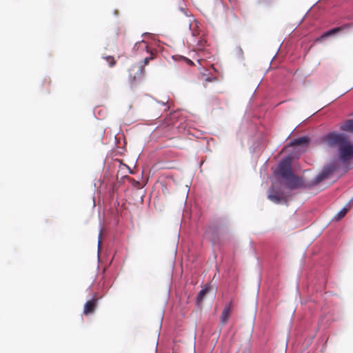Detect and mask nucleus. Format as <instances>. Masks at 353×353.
<instances>
[{
	"mask_svg": "<svg viewBox=\"0 0 353 353\" xmlns=\"http://www.w3.org/2000/svg\"><path fill=\"white\" fill-rule=\"evenodd\" d=\"M126 166H127L128 169L129 170V172L132 173V171H131L130 168L128 165H126Z\"/></svg>",
	"mask_w": 353,
	"mask_h": 353,
	"instance_id": "nucleus-26",
	"label": "nucleus"
},
{
	"mask_svg": "<svg viewBox=\"0 0 353 353\" xmlns=\"http://www.w3.org/2000/svg\"><path fill=\"white\" fill-rule=\"evenodd\" d=\"M143 42V40H141V41H137L134 43V46H133V50H137L139 48V46L141 44V43Z\"/></svg>",
	"mask_w": 353,
	"mask_h": 353,
	"instance_id": "nucleus-19",
	"label": "nucleus"
},
{
	"mask_svg": "<svg viewBox=\"0 0 353 353\" xmlns=\"http://www.w3.org/2000/svg\"><path fill=\"white\" fill-rule=\"evenodd\" d=\"M341 168L334 158L325 164L312 179L307 181L303 176H298L292 170L291 159L287 156L281 159L277 168L273 170L274 180L268 190V199L276 204H287L288 196L283 188L289 191L310 190L324 180L331 179Z\"/></svg>",
	"mask_w": 353,
	"mask_h": 353,
	"instance_id": "nucleus-1",
	"label": "nucleus"
},
{
	"mask_svg": "<svg viewBox=\"0 0 353 353\" xmlns=\"http://www.w3.org/2000/svg\"><path fill=\"white\" fill-rule=\"evenodd\" d=\"M114 16H116V17H117V16H118V14H119V11H118L117 10H114Z\"/></svg>",
	"mask_w": 353,
	"mask_h": 353,
	"instance_id": "nucleus-22",
	"label": "nucleus"
},
{
	"mask_svg": "<svg viewBox=\"0 0 353 353\" xmlns=\"http://www.w3.org/2000/svg\"><path fill=\"white\" fill-rule=\"evenodd\" d=\"M219 3H220V4H221L223 8H225V3H224V2H225V1H219Z\"/></svg>",
	"mask_w": 353,
	"mask_h": 353,
	"instance_id": "nucleus-23",
	"label": "nucleus"
},
{
	"mask_svg": "<svg viewBox=\"0 0 353 353\" xmlns=\"http://www.w3.org/2000/svg\"><path fill=\"white\" fill-rule=\"evenodd\" d=\"M320 139L329 148L336 150L334 159L341 164L345 172L353 169V140L347 134L332 130L323 134Z\"/></svg>",
	"mask_w": 353,
	"mask_h": 353,
	"instance_id": "nucleus-2",
	"label": "nucleus"
},
{
	"mask_svg": "<svg viewBox=\"0 0 353 353\" xmlns=\"http://www.w3.org/2000/svg\"><path fill=\"white\" fill-rule=\"evenodd\" d=\"M216 80V77L212 75L207 77L205 79V81H208V82H213V81H215Z\"/></svg>",
	"mask_w": 353,
	"mask_h": 353,
	"instance_id": "nucleus-18",
	"label": "nucleus"
},
{
	"mask_svg": "<svg viewBox=\"0 0 353 353\" xmlns=\"http://www.w3.org/2000/svg\"><path fill=\"white\" fill-rule=\"evenodd\" d=\"M168 99L165 101H157V102L162 105H166V104L168 103Z\"/></svg>",
	"mask_w": 353,
	"mask_h": 353,
	"instance_id": "nucleus-21",
	"label": "nucleus"
},
{
	"mask_svg": "<svg viewBox=\"0 0 353 353\" xmlns=\"http://www.w3.org/2000/svg\"><path fill=\"white\" fill-rule=\"evenodd\" d=\"M148 34V32H144V33L142 34V36H143V35H145V34Z\"/></svg>",
	"mask_w": 353,
	"mask_h": 353,
	"instance_id": "nucleus-28",
	"label": "nucleus"
},
{
	"mask_svg": "<svg viewBox=\"0 0 353 353\" xmlns=\"http://www.w3.org/2000/svg\"><path fill=\"white\" fill-rule=\"evenodd\" d=\"M221 226L216 223H214L208 227L207 232L211 236L212 244L219 243L221 241Z\"/></svg>",
	"mask_w": 353,
	"mask_h": 353,
	"instance_id": "nucleus-6",
	"label": "nucleus"
},
{
	"mask_svg": "<svg viewBox=\"0 0 353 353\" xmlns=\"http://www.w3.org/2000/svg\"><path fill=\"white\" fill-rule=\"evenodd\" d=\"M145 71V68L143 65H139L137 71L136 72V74L134 77V80H135L137 78H138L139 75H141Z\"/></svg>",
	"mask_w": 353,
	"mask_h": 353,
	"instance_id": "nucleus-15",
	"label": "nucleus"
},
{
	"mask_svg": "<svg viewBox=\"0 0 353 353\" xmlns=\"http://www.w3.org/2000/svg\"><path fill=\"white\" fill-rule=\"evenodd\" d=\"M310 142V138L306 135H303V136L297 137L293 139L292 140L290 141V143L292 145H301L302 147H306L309 145Z\"/></svg>",
	"mask_w": 353,
	"mask_h": 353,
	"instance_id": "nucleus-11",
	"label": "nucleus"
},
{
	"mask_svg": "<svg viewBox=\"0 0 353 353\" xmlns=\"http://www.w3.org/2000/svg\"><path fill=\"white\" fill-rule=\"evenodd\" d=\"M102 58L103 59H105L108 61L109 66L111 68L113 67L116 63V61H115L114 57L110 55L103 56V57H102Z\"/></svg>",
	"mask_w": 353,
	"mask_h": 353,
	"instance_id": "nucleus-13",
	"label": "nucleus"
},
{
	"mask_svg": "<svg viewBox=\"0 0 353 353\" xmlns=\"http://www.w3.org/2000/svg\"><path fill=\"white\" fill-rule=\"evenodd\" d=\"M94 294L92 297L87 300L83 305V313L85 316L93 314L95 312L96 307L98 304V300L95 299Z\"/></svg>",
	"mask_w": 353,
	"mask_h": 353,
	"instance_id": "nucleus-7",
	"label": "nucleus"
},
{
	"mask_svg": "<svg viewBox=\"0 0 353 353\" xmlns=\"http://www.w3.org/2000/svg\"><path fill=\"white\" fill-rule=\"evenodd\" d=\"M231 309H232L231 303L229 302L225 305L222 312L224 314H227L231 311Z\"/></svg>",
	"mask_w": 353,
	"mask_h": 353,
	"instance_id": "nucleus-16",
	"label": "nucleus"
},
{
	"mask_svg": "<svg viewBox=\"0 0 353 353\" xmlns=\"http://www.w3.org/2000/svg\"><path fill=\"white\" fill-rule=\"evenodd\" d=\"M339 132L353 134V119H347L339 125Z\"/></svg>",
	"mask_w": 353,
	"mask_h": 353,
	"instance_id": "nucleus-10",
	"label": "nucleus"
},
{
	"mask_svg": "<svg viewBox=\"0 0 353 353\" xmlns=\"http://www.w3.org/2000/svg\"><path fill=\"white\" fill-rule=\"evenodd\" d=\"M342 32V29L340 27L331 28L329 30L322 32L319 36L314 39L316 43L323 42L330 38L336 37L340 32Z\"/></svg>",
	"mask_w": 353,
	"mask_h": 353,
	"instance_id": "nucleus-5",
	"label": "nucleus"
},
{
	"mask_svg": "<svg viewBox=\"0 0 353 353\" xmlns=\"http://www.w3.org/2000/svg\"><path fill=\"white\" fill-rule=\"evenodd\" d=\"M210 290L211 287L205 285L199 291L195 300V305L197 307H202L203 303L205 299L207 294L210 292Z\"/></svg>",
	"mask_w": 353,
	"mask_h": 353,
	"instance_id": "nucleus-8",
	"label": "nucleus"
},
{
	"mask_svg": "<svg viewBox=\"0 0 353 353\" xmlns=\"http://www.w3.org/2000/svg\"><path fill=\"white\" fill-rule=\"evenodd\" d=\"M331 262L329 256H326L319 263L316 264L310 272L306 273L308 286L307 291L321 292L325 285L328 270Z\"/></svg>",
	"mask_w": 353,
	"mask_h": 353,
	"instance_id": "nucleus-3",
	"label": "nucleus"
},
{
	"mask_svg": "<svg viewBox=\"0 0 353 353\" xmlns=\"http://www.w3.org/2000/svg\"><path fill=\"white\" fill-rule=\"evenodd\" d=\"M101 229L100 228V230H99V238H98V239H99V244H98V245H99V243H100V238H101Z\"/></svg>",
	"mask_w": 353,
	"mask_h": 353,
	"instance_id": "nucleus-24",
	"label": "nucleus"
},
{
	"mask_svg": "<svg viewBox=\"0 0 353 353\" xmlns=\"http://www.w3.org/2000/svg\"><path fill=\"white\" fill-rule=\"evenodd\" d=\"M319 1H316V3H315L314 4H313V5L311 6V8H312V6H314L316 3H319Z\"/></svg>",
	"mask_w": 353,
	"mask_h": 353,
	"instance_id": "nucleus-27",
	"label": "nucleus"
},
{
	"mask_svg": "<svg viewBox=\"0 0 353 353\" xmlns=\"http://www.w3.org/2000/svg\"><path fill=\"white\" fill-rule=\"evenodd\" d=\"M152 59V57H145L143 62V64L144 65H148L149 64L150 61Z\"/></svg>",
	"mask_w": 353,
	"mask_h": 353,
	"instance_id": "nucleus-20",
	"label": "nucleus"
},
{
	"mask_svg": "<svg viewBox=\"0 0 353 353\" xmlns=\"http://www.w3.org/2000/svg\"><path fill=\"white\" fill-rule=\"evenodd\" d=\"M229 320V316H227L226 314L222 312L220 316V322L222 325H225Z\"/></svg>",
	"mask_w": 353,
	"mask_h": 353,
	"instance_id": "nucleus-14",
	"label": "nucleus"
},
{
	"mask_svg": "<svg viewBox=\"0 0 353 353\" xmlns=\"http://www.w3.org/2000/svg\"><path fill=\"white\" fill-rule=\"evenodd\" d=\"M351 208H353V197L336 213L333 219L336 221H340L345 216L347 210Z\"/></svg>",
	"mask_w": 353,
	"mask_h": 353,
	"instance_id": "nucleus-9",
	"label": "nucleus"
},
{
	"mask_svg": "<svg viewBox=\"0 0 353 353\" xmlns=\"http://www.w3.org/2000/svg\"><path fill=\"white\" fill-rule=\"evenodd\" d=\"M188 26H189V29L190 30L191 29V26H192V20H190V19L189 21Z\"/></svg>",
	"mask_w": 353,
	"mask_h": 353,
	"instance_id": "nucleus-25",
	"label": "nucleus"
},
{
	"mask_svg": "<svg viewBox=\"0 0 353 353\" xmlns=\"http://www.w3.org/2000/svg\"><path fill=\"white\" fill-rule=\"evenodd\" d=\"M342 32V29L340 27L331 28L329 30L322 32L319 36L314 39L316 43L323 42L330 38L336 37L340 32Z\"/></svg>",
	"mask_w": 353,
	"mask_h": 353,
	"instance_id": "nucleus-4",
	"label": "nucleus"
},
{
	"mask_svg": "<svg viewBox=\"0 0 353 353\" xmlns=\"http://www.w3.org/2000/svg\"><path fill=\"white\" fill-rule=\"evenodd\" d=\"M179 10L181 12L185 17H193L191 12L188 10V9L186 7V5L184 4L183 6H179Z\"/></svg>",
	"mask_w": 353,
	"mask_h": 353,
	"instance_id": "nucleus-12",
	"label": "nucleus"
},
{
	"mask_svg": "<svg viewBox=\"0 0 353 353\" xmlns=\"http://www.w3.org/2000/svg\"><path fill=\"white\" fill-rule=\"evenodd\" d=\"M236 50L237 51V55L239 59L243 58V52L240 46H236Z\"/></svg>",
	"mask_w": 353,
	"mask_h": 353,
	"instance_id": "nucleus-17",
	"label": "nucleus"
}]
</instances>
